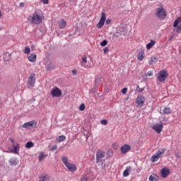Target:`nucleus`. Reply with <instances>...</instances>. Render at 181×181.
Segmentation results:
<instances>
[{
  "label": "nucleus",
  "instance_id": "nucleus-23",
  "mask_svg": "<svg viewBox=\"0 0 181 181\" xmlns=\"http://www.w3.org/2000/svg\"><path fill=\"white\" fill-rule=\"evenodd\" d=\"M159 179V177L156 175V174H151V176L148 178L149 181H158Z\"/></svg>",
  "mask_w": 181,
  "mask_h": 181
},
{
  "label": "nucleus",
  "instance_id": "nucleus-7",
  "mask_svg": "<svg viewBox=\"0 0 181 181\" xmlns=\"http://www.w3.org/2000/svg\"><path fill=\"white\" fill-rule=\"evenodd\" d=\"M37 125V122L33 120L30 122H25L22 125L23 128H27L28 129H30V128H36Z\"/></svg>",
  "mask_w": 181,
  "mask_h": 181
},
{
  "label": "nucleus",
  "instance_id": "nucleus-24",
  "mask_svg": "<svg viewBox=\"0 0 181 181\" xmlns=\"http://www.w3.org/2000/svg\"><path fill=\"white\" fill-rule=\"evenodd\" d=\"M63 141H66V136L64 135H61V136H59L57 138V141L60 144V142H63Z\"/></svg>",
  "mask_w": 181,
  "mask_h": 181
},
{
  "label": "nucleus",
  "instance_id": "nucleus-25",
  "mask_svg": "<svg viewBox=\"0 0 181 181\" xmlns=\"http://www.w3.org/2000/svg\"><path fill=\"white\" fill-rule=\"evenodd\" d=\"M157 60H158V58L156 57H151L148 62V64H155L156 63Z\"/></svg>",
  "mask_w": 181,
  "mask_h": 181
},
{
  "label": "nucleus",
  "instance_id": "nucleus-47",
  "mask_svg": "<svg viewBox=\"0 0 181 181\" xmlns=\"http://www.w3.org/2000/svg\"><path fill=\"white\" fill-rule=\"evenodd\" d=\"M113 148H114V149H117V144H113Z\"/></svg>",
  "mask_w": 181,
  "mask_h": 181
},
{
  "label": "nucleus",
  "instance_id": "nucleus-35",
  "mask_svg": "<svg viewBox=\"0 0 181 181\" xmlns=\"http://www.w3.org/2000/svg\"><path fill=\"white\" fill-rule=\"evenodd\" d=\"M95 84H100V83H101V78H100L99 76H97L95 80Z\"/></svg>",
  "mask_w": 181,
  "mask_h": 181
},
{
  "label": "nucleus",
  "instance_id": "nucleus-26",
  "mask_svg": "<svg viewBox=\"0 0 181 181\" xmlns=\"http://www.w3.org/2000/svg\"><path fill=\"white\" fill-rule=\"evenodd\" d=\"M181 23V17H178L175 21H174V24H173V27L174 28H177V26L179 25V23Z\"/></svg>",
  "mask_w": 181,
  "mask_h": 181
},
{
  "label": "nucleus",
  "instance_id": "nucleus-17",
  "mask_svg": "<svg viewBox=\"0 0 181 181\" xmlns=\"http://www.w3.org/2000/svg\"><path fill=\"white\" fill-rule=\"evenodd\" d=\"M67 26V22L64 21V19L61 20V21L59 22V29H64Z\"/></svg>",
  "mask_w": 181,
  "mask_h": 181
},
{
  "label": "nucleus",
  "instance_id": "nucleus-31",
  "mask_svg": "<svg viewBox=\"0 0 181 181\" xmlns=\"http://www.w3.org/2000/svg\"><path fill=\"white\" fill-rule=\"evenodd\" d=\"M24 53L25 54H29V53H30V48L29 47H25V50H24Z\"/></svg>",
  "mask_w": 181,
  "mask_h": 181
},
{
  "label": "nucleus",
  "instance_id": "nucleus-19",
  "mask_svg": "<svg viewBox=\"0 0 181 181\" xmlns=\"http://www.w3.org/2000/svg\"><path fill=\"white\" fill-rule=\"evenodd\" d=\"M37 57V55L35 54H32L30 56H28V59L30 62V63H35V62H36Z\"/></svg>",
  "mask_w": 181,
  "mask_h": 181
},
{
  "label": "nucleus",
  "instance_id": "nucleus-10",
  "mask_svg": "<svg viewBox=\"0 0 181 181\" xmlns=\"http://www.w3.org/2000/svg\"><path fill=\"white\" fill-rule=\"evenodd\" d=\"M120 151L121 153L125 155V153H128V152L131 151V146H129V144H124L121 147Z\"/></svg>",
  "mask_w": 181,
  "mask_h": 181
},
{
  "label": "nucleus",
  "instance_id": "nucleus-8",
  "mask_svg": "<svg viewBox=\"0 0 181 181\" xmlns=\"http://www.w3.org/2000/svg\"><path fill=\"white\" fill-rule=\"evenodd\" d=\"M52 97H62V90L57 86L54 87L51 90Z\"/></svg>",
  "mask_w": 181,
  "mask_h": 181
},
{
  "label": "nucleus",
  "instance_id": "nucleus-50",
  "mask_svg": "<svg viewBox=\"0 0 181 181\" xmlns=\"http://www.w3.org/2000/svg\"><path fill=\"white\" fill-rule=\"evenodd\" d=\"M170 40H172V37L170 38Z\"/></svg>",
  "mask_w": 181,
  "mask_h": 181
},
{
  "label": "nucleus",
  "instance_id": "nucleus-6",
  "mask_svg": "<svg viewBox=\"0 0 181 181\" xmlns=\"http://www.w3.org/2000/svg\"><path fill=\"white\" fill-rule=\"evenodd\" d=\"M103 158H105V152L103 150H98L96 151V163L105 162V160H103Z\"/></svg>",
  "mask_w": 181,
  "mask_h": 181
},
{
  "label": "nucleus",
  "instance_id": "nucleus-41",
  "mask_svg": "<svg viewBox=\"0 0 181 181\" xmlns=\"http://www.w3.org/2000/svg\"><path fill=\"white\" fill-rule=\"evenodd\" d=\"M176 32L177 33H180V32H181V24L177 27V28L176 30Z\"/></svg>",
  "mask_w": 181,
  "mask_h": 181
},
{
  "label": "nucleus",
  "instance_id": "nucleus-15",
  "mask_svg": "<svg viewBox=\"0 0 181 181\" xmlns=\"http://www.w3.org/2000/svg\"><path fill=\"white\" fill-rule=\"evenodd\" d=\"M81 66L85 67V69H88L90 65L87 64V57H82V62H81Z\"/></svg>",
  "mask_w": 181,
  "mask_h": 181
},
{
  "label": "nucleus",
  "instance_id": "nucleus-39",
  "mask_svg": "<svg viewBox=\"0 0 181 181\" xmlns=\"http://www.w3.org/2000/svg\"><path fill=\"white\" fill-rule=\"evenodd\" d=\"M147 75L148 76V77H152V76H153V71H148L147 73Z\"/></svg>",
  "mask_w": 181,
  "mask_h": 181
},
{
  "label": "nucleus",
  "instance_id": "nucleus-44",
  "mask_svg": "<svg viewBox=\"0 0 181 181\" xmlns=\"http://www.w3.org/2000/svg\"><path fill=\"white\" fill-rule=\"evenodd\" d=\"M108 50H109L108 47H105L103 49V52H104L105 54L107 53V52H108Z\"/></svg>",
  "mask_w": 181,
  "mask_h": 181
},
{
  "label": "nucleus",
  "instance_id": "nucleus-38",
  "mask_svg": "<svg viewBox=\"0 0 181 181\" xmlns=\"http://www.w3.org/2000/svg\"><path fill=\"white\" fill-rule=\"evenodd\" d=\"M175 158H177V159H180V158H181V154H180V152L175 153Z\"/></svg>",
  "mask_w": 181,
  "mask_h": 181
},
{
  "label": "nucleus",
  "instance_id": "nucleus-36",
  "mask_svg": "<svg viewBox=\"0 0 181 181\" xmlns=\"http://www.w3.org/2000/svg\"><path fill=\"white\" fill-rule=\"evenodd\" d=\"M107 45H108V41H107L106 40L100 42V46L104 47V46H107Z\"/></svg>",
  "mask_w": 181,
  "mask_h": 181
},
{
  "label": "nucleus",
  "instance_id": "nucleus-16",
  "mask_svg": "<svg viewBox=\"0 0 181 181\" xmlns=\"http://www.w3.org/2000/svg\"><path fill=\"white\" fill-rule=\"evenodd\" d=\"M137 59L139 60V62H142L144 59H145V51L144 50H141L138 55H137Z\"/></svg>",
  "mask_w": 181,
  "mask_h": 181
},
{
  "label": "nucleus",
  "instance_id": "nucleus-3",
  "mask_svg": "<svg viewBox=\"0 0 181 181\" xmlns=\"http://www.w3.org/2000/svg\"><path fill=\"white\" fill-rule=\"evenodd\" d=\"M104 23H106V25H110V23H111V19H107V14L103 12L102 13L99 23L97 24L98 29H101V28L104 26Z\"/></svg>",
  "mask_w": 181,
  "mask_h": 181
},
{
  "label": "nucleus",
  "instance_id": "nucleus-21",
  "mask_svg": "<svg viewBox=\"0 0 181 181\" xmlns=\"http://www.w3.org/2000/svg\"><path fill=\"white\" fill-rule=\"evenodd\" d=\"M9 163L12 166H16V165H18V159H16V158H11L9 160Z\"/></svg>",
  "mask_w": 181,
  "mask_h": 181
},
{
  "label": "nucleus",
  "instance_id": "nucleus-34",
  "mask_svg": "<svg viewBox=\"0 0 181 181\" xmlns=\"http://www.w3.org/2000/svg\"><path fill=\"white\" fill-rule=\"evenodd\" d=\"M84 110H86V105L82 103L79 107V111H84Z\"/></svg>",
  "mask_w": 181,
  "mask_h": 181
},
{
  "label": "nucleus",
  "instance_id": "nucleus-32",
  "mask_svg": "<svg viewBox=\"0 0 181 181\" xmlns=\"http://www.w3.org/2000/svg\"><path fill=\"white\" fill-rule=\"evenodd\" d=\"M81 181H88V177L87 175H81Z\"/></svg>",
  "mask_w": 181,
  "mask_h": 181
},
{
  "label": "nucleus",
  "instance_id": "nucleus-1",
  "mask_svg": "<svg viewBox=\"0 0 181 181\" xmlns=\"http://www.w3.org/2000/svg\"><path fill=\"white\" fill-rule=\"evenodd\" d=\"M155 15L158 18V19H166V16L168 13H166V10L163 8V6L161 7L157 8L155 11Z\"/></svg>",
  "mask_w": 181,
  "mask_h": 181
},
{
  "label": "nucleus",
  "instance_id": "nucleus-22",
  "mask_svg": "<svg viewBox=\"0 0 181 181\" xmlns=\"http://www.w3.org/2000/svg\"><path fill=\"white\" fill-rule=\"evenodd\" d=\"M129 172H131V167H127L124 171L123 172V176L124 177L129 176Z\"/></svg>",
  "mask_w": 181,
  "mask_h": 181
},
{
  "label": "nucleus",
  "instance_id": "nucleus-29",
  "mask_svg": "<svg viewBox=\"0 0 181 181\" xmlns=\"http://www.w3.org/2000/svg\"><path fill=\"white\" fill-rule=\"evenodd\" d=\"M171 111H170V107H165L163 110V114H170Z\"/></svg>",
  "mask_w": 181,
  "mask_h": 181
},
{
  "label": "nucleus",
  "instance_id": "nucleus-20",
  "mask_svg": "<svg viewBox=\"0 0 181 181\" xmlns=\"http://www.w3.org/2000/svg\"><path fill=\"white\" fill-rule=\"evenodd\" d=\"M156 44V42L153 40H151V42L146 45L147 50H151V49H152V47H153V46H155Z\"/></svg>",
  "mask_w": 181,
  "mask_h": 181
},
{
  "label": "nucleus",
  "instance_id": "nucleus-45",
  "mask_svg": "<svg viewBox=\"0 0 181 181\" xmlns=\"http://www.w3.org/2000/svg\"><path fill=\"white\" fill-rule=\"evenodd\" d=\"M20 8H23L25 6V3H20Z\"/></svg>",
  "mask_w": 181,
  "mask_h": 181
},
{
  "label": "nucleus",
  "instance_id": "nucleus-11",
  "mask_svg": "<svg viewBox=\"0 0 181 181\" xmlns=\"http://www.w3.org/2000/svg\"><path fill=\"white\" fill-rule=\"evenodd\" d=\"M162 177H168L170 175V170L168 168H163L160 170Z\"/></svg>",
  "mask_w": 181,
  "mask_h": 181
},
{
  "label": "nucleus",
  "instance_id": "nucleus-30",
  "mask_svg": "<svg viewBox=\"0 0 181 181\" xmlns=\"http://www.w3.org/2000/svg\"><path fill=\"white\" fill-rule=\"evenodd\" d=\"M62 163L65 165V166H66L69 164V162H68V160H67V157L63 156L62 158Z\"/></svg>",
  "mask_w": 181,
  "mask_h": 181
},
{
  "label": "nucleus",
  "instance_id": "nucleus-43",
  "mask_svg": "<svg viewBox=\"0 0 181 181\" xmlns=\"http://www.w3.org/2000/svg\"><path fill=\"white\" fill-rule=\"evenodd\" d=\"M41 1H42V2L43 4H49V0H41Z\"/></svg>",
  "mask_w": 181,
  "mask_h": 181
},
{
  "label": "nucleus",
  "instance_id": "nucleus-5",
  "mask_svg": "<svg viewBox=\"0 0 181 181\" xmlns=\"http://www.w3.org/2000/svg\"><path fill=\"white\" fill-rule=\"evenodd\" d=\"M168 76H169V74L166 69L161 70L158 74V80L160 83H164V81L168 78Z\"/></svg>",
  "mask_w": 181,
  "mask_h": 181
},
{
  "label": "nucleus",
  "instance_id": "nucleus-13",
  "mask_svg": "<svg viewBox=\"0 0 181 181\" xmlns=\"http://www.w3.org/2000/svg\"><path fill=\"white\" fill-rule=\"evenodd\" d=\"M136 103L138 104V105H140L142 107L145 103V97L144 96H138L137 98L136 99Z\"/></svg>",
  "mask_w": 181,
  "mask_h": 181
},
{
  "label": "nucleus",
  "instance_id": "nucleus-14",
  "mask_svg": "<svg viewBox=\"0 0 181 181\" xmlns=\"http://www.w3.org/2000/svg\"><path fill=\"white\" fill-rule=\"evenodd\" d=\"M66 168H67L68 170L70 172H76L77 170V167L74 164L70 163L66 164Z\"/></svg>",
  "mask_w": 181,
  "mask_h": 181
},
{
  "label": "nucleus",
  "instance_id": "nucleus-40",
  "mask_svg": "<svg viewBox=\"0 0 181 181\" xmlns=\"http://www.w3.org/2000/svg\"><path fill=\"white\" fill-rule=\"evenodd\" d=\"M127 91H128V88H124L122 90V94H127Z\"/></svg>",
  "mask_w": 181,
  "mask_h": 181
},
{
  "label": "nucleus",
  "instance_id": "nucleus-51",
  "mask_svg": "<svg viewBox=\"0 0 181 181\" xmlns=\"http://www.w3.org/2000/svg\"><path fill=\"white\" fill-rule=\"evenodd\" d=\"M128 98H126V101L128 100Z\"/></svg>",
  "mask_w": 181,
  "mask_h": 181
},
{
  "label": "nucleus",
  "instance_id": "nucleus-37",
  "mask_svg": "<svg viewBox=\"0 0 181 181\" xmlns=\"http://www.w3.org/2000/svg\"><path fill=\"white\" fill-rule=\"evenodd\" d=\"M100 124H102V125H108V121L107 119H102Z\"/></svg>",
  "mask_w": 181,
  "mask_h": 181
},
{
  "label": "nucleus",
  "instance_id": "nucleus-2",
  "mask_svg": "<svg viewBox=\"0 0 181 181\" xmlns=\"http://www.w3.org/2000/svg\"><path fill=\"white\" fill-rule=\"evenodd\" d=\"M42 15L39 11H35L34 13L32 15L31 18V23L33 25H40V23H42Z\"/></svg>",
  "mask_w": 181,
  "mask_h": 181
},
{
  "label": "nucleus",
  "instance_id": "nucleus-9",
  "mask_svg": "<svg viewBox=\"0 0 181 181\" xmlns=\"http://www.w3.org/2000/svg\"><path fill=\"white\" fill-rule=\"evenodd\" d=\"M151 128L156 131L157 134H160V132H162V129H163V123L160 122V124H155L151 127Z\"/></svg>",
  "mask_w": 181,
  "mask_h": 181
},
{
  "label": "nucleus",
  "instance_id": "nucleus-27",
  "mask_svg": "<svg viewBox=\"0 0 181 181\" xmlns=\"http://www.w3.org/2000/svg\"><path fill=\"white\" fill-rule=\"evenodd\" d=\"M50 177L47 175H44L40 177V181H47L49 180Z\"/></svg>",
  "mask_w": 181,
  "mask_h": 181
},
{
  "label": "nucleus",
  "instance_id": "nucleus-42",
  "mask_svg": "<svg viewBox=\"0 0 181 181\" xmlns=\"http://www.w3.org/2000/svg\"><path fill=\"white\" fill-rule=\"evenodd\" d=\"M56 149H57V146H54L50 148V151H52V152L56 151Z\"/></svg>",
  "mask_w": 181,
  "mask_h": 181
},
{
  "label": "nucleus",
  "instance_id": "nucleus-48",
  "mask_svg": "<svg viewBox=\"0 0 181 181\" xmlns=\"http://www.w3.org/2000/svg\"><path fill=\"white\" fill-rule=\"evenodd\" d=\"M2 16V12L0 11V18Z\"/></svg>",
  "mask_w": 181,
  "mask_h": 181
},
{
  "label": "nucleus",
  "instance_id": "nucleus-12",
  "mask_svg": "<svg viewBox=\"0 0 181 181\" xmlns=\"http://www.w3.org/2000/svg\"><path fill=\"white\" fill-rule=\"evenodd\" d=\"M35 81L36 78L35 77V74L30 75V76L28 78V86H30V87H34Z\"/></svg>",
  "mask_w": 181,
  "mask_h": 181
},
{
  "label": "nucleus",
  "instance_id": "nucleus-49",
  "mask_svg": "<svg viewBox=\"0 0 181 181\" xmlns=\"http://www.w3.org/2000/svg\"><path fill=\"white\" fill-rule=\"evenodd\" d=\"M72 73H73L74 74H76V71H72Z\"/></svg>",
  "mask_w": 181,
  "mask_h": 181
},
{
  "label": "nucleus",
  "instance_id": "nucleus-33",
  "mask_svg": "<svg viewBox=\"0 0 181 181\" xmlns=\"http://www.w3.org/2000/svg\"><path fill=\"white\" fill-rule=\"evenodd\" d=\"M43 158H45V153H40L38 158L40 162H42V160H43Z\"/></svg>",
  "mask_w": 181,
  "mask_h": 181
},
{
  "label": "nucleus",
  "instance_id": "nucleus-18",
  "mask_svg": "<svg viewBox=\"0 0 181 181\" xmlns=\"http://www.w3.org/2000/svg\"><path fill=\"white\" fill-rule=\"evenodd\" d=\"M13 150L11 151V152H13L14 153L18 154L19 153V149H21V146L17 144L16 145L13 144Z\"/></svg>",
  "mask_w": 181,
  "mask_h": 181
},
{
  "label": "nucleus",
  "instance_id": "nucleus-46",
  "mask_svg": "<svg viewBox=\"0 0 181 181\" xmlns=\"http://www.w3.org/2000/svg\"><path fill=\"white\" fill-rule=\"evenodd\" d=\"M10 142H11L13 145H15V140L13 139H10Z\"/></svg>",
  "mask_w": 181,
  "mask_h": 181
},
{
  "label": "nucleus",
  "instance_id": "nucleus-4",
  "mask_svg": "<svg viewBox=\"0 0 181 181\" xmlns=\"http://www.w3.org/2000/svg\"><path fill=\"white\" fill-rule=\"evenodd\" d=\"M165 152H166V149L159 148L158 151L153 156H152L151 158L152 163L158 162V160L160 159V156H162V155H164Z\"/></svg>",
  "mask_w": 181,
  "mask_h": 181
},
{
  "label": "nucleus",
  "instance_id": "nucleus-28",
  "mask_svg": "<svg viewBox=\"0 0 181 181\" xmlns=\"http://www.w3.org/2000/svg\"><path fill=\"white\" fill-rule=\"evenodd\" d=\"M33 146H34V144H33V142L32 141H28L25 144V148H27L28 149H30V148H33Z\"/></svg>",
  "mask_w": 181,
  "mask_h": 181
}]
</instances>
